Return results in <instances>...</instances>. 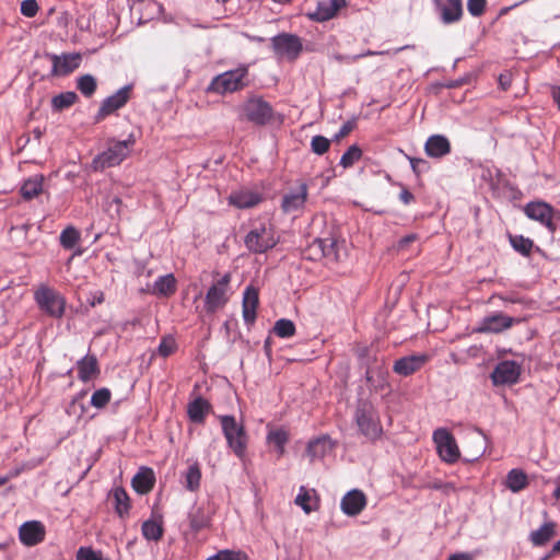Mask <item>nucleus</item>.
I'll use <instances>...</instances> for the list:
<instances>
[{"label": "nucleus", "mask_w": 560, "mask_h": 560, "mask_svg": "<svg viewBox=\"0 0 560 560\" xmlns=\"http://www.w3.org/2000/svg\"><path fill=\"white\" fill-rule=\"evenodd\" d=\"M248 65H240L235 69L215 75L207 89L208 92L224 95L244 89L248 84Z\"/></svg>", "instance_id": "1"}, {"label": "nucleus", "mask_w": 560, "mask_h": 560, "mask_svg": "<svg viewBox=\"0 0 560 560\" xmlns=\"http://www.w3.org/2000/svg\"><path fill=\"white\" fill-rule=\"evenodd\" d=\"M133 144L135 138L132 135H129L126 140L112 142L105 151L94 158L93 168L102 171L119 165L127 158Z\"/></svg>", "instance_id": "2"}, {"label": "nucleus", "mask_w": 560, "mask_h": 560, "mask_svg": "<svg viewBox=\"0 0 560 560\" xmlns=\"http://www.w3.org/2000/svg\"><path fill=\"white\" fill-rule=\"evenodd\" d=\"M34 300L39 310L52 318H60L65 314L66 299L55 289L40 285L34 292Z\"/></svg>", "instance_id": "3"}, {"label": "nucleus", "mask_w": 560, "mask_h": 560, "mask_svg": "<svg viewBox=\"0 0 560 560\" xmlns=\"http://www.w3.org/2000/svg\"><path fill=\"white\" fill-rule=\"evenodd\" d=\"M220 422L228 446L242 458L247 446V434L243 424L238 423L233 416H220Z\"/></svg>", "instance_id": "4"}, {"label": "nucleus", "mask_w": 560, "mask_h": 560, "mask_svg": "<svg viewBox=\"0 0 560 560\" xmlns=\"http://www.w3.org/2000/svg\"><path fill=\"white\" fill-rule=\"evenodd\" d=\"M355 422L362 435L375 441L382 435L383 429L378 416L369 402H361L355 410Z\"/></svg>", "instance_id": "5"}, {"label": "nucleus", "mask_w": 560, "mask_h": 560, "mask_svg": "<svg viewBox=\"0 0 560 560\" xmlns=\"http://www.w3.org/2000/svg\"><path fill=\"white\" fill-rule=\"evenodd\" d=\"M277 58L294 61L303 50V44L298 35L280 33L270 39Z\"/></svg>", "instance_id": "6"}, {"label": "nucleus", "mask_w": 560, "mask_h": 560, "mask_svg": "<svg viewBox=\"0 0 560 560\" xmlns=\"http://www.w3.org/2000/svg\"><path fill=\"white\" fill-rule=\"evenodd\" d=\"M242 115L250 122L264 126L267 125L273 115L271 105L262 97H249L241 107Z\"/></svg>", "instance_id": "7"}, {"label": "nucleus", "mask_w": 560, "mask_h": 560, "mask_svg": "<svg viewBox=\"0 0 560 560\" xmlns=\"http://www.w3.org/2000/svg\"><path fill=\"white\" fill-rule=\"evenodd\" d=\"M244 242L248 250L262 254L276 246L277 238L270 226L259 224L247 233Z\"/></svg>", "instance_id": "8"}, {"label": "nucleus", "mask_w": 560, "mask_h": 560, "mask_svg": "<svg viewBox=\"0 0 560 560\" xmlns=\"http://www.w3.org/2000/svg\"><path fill=\"white\" fill-rule=\"evenodd\" d=\"M131 91L132 84H126L119 90H117L114 94L103 100L98 108V112L95 116L96 121H101L105 117L122 108L130 100Z\"/></svg>", "instance_id": "9"}, {"label": "nucleus", "mask_w": 560, "mask_h": 560, "mask_svg": "<svg viewBox=\"0 0 560 560\" xmlns=\"http://www.w3.org/2000/svg\"><path fill=\"white\" fill-rule=\"evenodd\" d=\"M522 368L512 360H504L497 364L491 373L494 385H512L518 382Z\"/></svg>", "instance_id": "10"}, {"label": "nucleus", "mask_w": 560, "mask_h": 560, "mask_svg": "<svg viewBox=\"0 0 560 560\" xmlns=\"http://www.w3.org/2000/svg\"><path fill=\"white\" fill-rule=\"evenodd\" d=\"M230 276L224 275L217 283L210 287L206 294L205 307L208 313H214L228 302L226 288Z\"/></svg>", "instance_id": "11"}, {"label": "nucleus", "mask_w": 560, "mask_h": 560, "mask_svg": "<svg viewBox=\"0 0 560 560\" xmlns=\"http://www.w3.org/2000/svg\"><path fill=\"white\" fill-rule=\"evenodd\" d=\"M48 57L52 63L51 74L56 77H63L73 72L82 61V56L79 52L50 54Z\"/></svg>", "instance_id": "12"}, {"label": "nucleus", "mask_w": 560, "mask_h": 560, "mask_svg": "<svg viewBox=\"0 0 560 560\" xmlns=\"http://www.w3.org/2000/svg\"><path fill=\"white\" fill-rule=\"evenodd\" d=\"M308 197V188L305 183L285 192L281 200V209L284 213H295L304 209Z\"/></svg>", "instance_id": "13"}, {"label": "nucleus", "mask_w": 560, "mask_h": 560, "mask_svg": "<svg viewBox=\"0 0 560 560\" xmlns=\"http://www.w3.org/2000/svg\"><path fill=\"white\" fill-rule=\"evenodd\" d=\"M432 438L441 459L455 463V442L452 433L445 428H439L433 432Z\"/></svg>", "instance_id": "14"}, {"label": "nucleus", "mask_w": 560, "mask_h": 560, "mask_svg": "<svg viewBox=\"0 0 560 560\" xmlns=\"http://www.w3.org/2000/svg\"><path fill=\"white\" fill-rule=\"evenodd\" d=\"M542 516L545 522L537 528L529 533L528 541L533 547H545L548 545L558 534V524L553 521L548 520V512L544 511Z\"/></svg>", "instance_id": "15"}, {"label": "nucleus", "mask_w": 560, "mask_h": 560, "mask_svg": "<svg viewBox=\"0 0 560 560\" xmlns=\"http://www.w3.org/2000/svg\"><path fill=\"white\" fill-rule=\"evenodd\" d=\"M521 323L520 318L508 316L501 312L493 313L486 316L479 328L482 332L500 334L506 329H510L514 324Z\"/></svg>", "instance_id": "16"}, {"label": "nucleus", "mask_w": 560, "mask_h": 560, "mask_svg": "<svg viewBox=\"0 0 560 560\" xmlns=\"http://www.w3.org/2000/svg\"><path fill=\"white\" fill-rule=\"evenodd\" d=\"M463 447L466 452L464 459L472 462L478 459L486 450V439L480 431L466 432L463 438Z\"/></svg>", "instance_id": "17"}, {"label": "nucleus", "mask_w": 560, "mask_h": 560, "mask_svg": "<svg viewBox=\"0 0 560 560\" xmlns=\"http://www.w3.org/2000/svg\"><path fill=\"white\" fill-rule=\"evenodd\" d=\"M525 214L544 224L551 233L557 230L552 221V208L546 202H529L525 207Z\"/></svg>", "instance_id": "18"}, {"label": "nucleus", "mask_w": 560, "mask_h": 560, "mask_svg": "<svg viewBox=\"0 0 560 560\" xmlns=\"http://www.w3.org/2000/svg\"><path fill=\"white\" fill-rule=\"evenodd\" d=\"M366 497L359 489L348 491L340 501V509L347 516L359 515L366 506Z\"/></svg>", "instance_id": "19"}, {"label": "nucleus", "mask_w": 560, "mask_h": 560, "mask_svg": "<svg viewBox=\"0 0 560 560\" xmlns=\"http://www.w3.org/2000/svg\"><path fill=\"white\" fill-rule=\"evenodd\" d=\"M19 538L24 546H35L45 538V527L38 521H27L19 528Z\"/></svg>", "instance_id": "20"}, {"label": "nucleus", "mask_w": 560, "mask_h": 560, "mask_svg": "<svg viewBox=\"0 0 560 560\" xmlns=\"http://www.w3.org/2000/svg\"><path fill=\"white\" fill-rule=\"evenodd\" d=\"M345 4L346 0L318 1L316 8L313 11H308L306 15L310 20L325 22L332 19Z\"/></svg>", "instance_id": "21"}, {"label": "nucleus", "mask_w": 560, "mask_h": 560, "mask_svg": "<svg viewBox=\"0 0 560 560\" xmlns=\"http://www.w3.org/2000/svg\"><path fill=\"white\" fill-rule=\"evenodd\" d=\"M312 248L318 250L320 255L329 261H338L341 259L343 244H340L334 237L317 238L314 241Z\"/></svg>", "instance_id": "22"}, {"label": "nucleus", "mask_w": 560, "mask_h": 560, "mask_svg": "<svg viewBox=\"0 0 560 560\" xmlns=\"http://www.w3.org/2000/svg\"><path fill=\"white\" fill-rule=\"evenodd\" d=\"M427 360L428 355L422 353L402 357L395 361L393 370L399 375L408 376L421 369Z\"/></svg>", "instance_id": "23"}, {"label": "nucleus", "mask_w": 560, "mask_h": 560, "mask_svg": "<svg viewBox=\"0 0 560 560\" xmlns=\"http://www.w3.org/2000/svg\"><path fill=\"white\" fill-rule=\"evenodd\" d=\"M335 447V442L327 434H323L307 443L306 453L311 460L322 459Z\"/></svg>", "instance_id": "24"}, {"label": "nucleus", "mask_w": 560, "mask_h": 560, "mask_svg": "<svg viewBox=\"0 0 560 560\" xmlns=\"http://www.w3.org/2000/svg\"><path fill=\"white\" fill-rule=\"evenodd\" d=\"M424 151L428 156L440 159L451 152V142L442 135H432L424 143Z\"/></svg>", "instance_id": "25"}, {"label": "nucleus", "mask_w": 560, "mask_h": 560, "mask_svg": "<svg viewBox=\"0 0 560 560\" xmlns=\"http://www.w3.org/2000/svg\"><path fill=\"white\" fill-rule=\"evenodd\" d=\"M258 301L257 290L253 287H247L243 293V318L245 324H254Z\"/></svg>", "instance_id": "26"}, {"label": "nucleus", "mask_w": 560, "mask_h": 560, "mask_svg": "<svg viewBox=\"0 0 560 560\" xmlns=\"http://www.w3.org/2000/svg\"><path fill=\"white\" fill-rule=\"evenodd\" d=\"M231 205L240 209L252 208L261 201V196L252 190H237L230 195Z\"/></svg>", "instance_id": "27"}, {"label": "nucleus", "mask_w": 560, "mask_h": 560, "mask_svg": "<svg viewBox=\"0 0 560 560\" xmlns=\"http://www.w3.org/2000/svg\"><path fill=\"white\" fill-rule=\"evenodd\" d=\"M155 482L154 472L151 468L141 467L132 478V487L140 494L148 493L152 490Z\"/></svg>", "instance_id": "28"}, {"label": "nucleus", "mask_w": 560, "mask_h": 560, "mask_svg": "<svg viewBox=\"0 0 560 560\" xmlns=\"http://www.w3.org/2000/svg\"><path fill=\"white\" fill-rule=\"evenodd\" d=\"M77 368L78 377L82 382H88L100 373L97 359L95 355L86 354L78 361Z\"/></svg>", "instance_id": "29"}, {"label": "nucleus", "mask_w": 560, "mask_h": 560, "mask_svg": "<svg viewBox=\"0 0 560 560\" xmlns=\"http://www.w3.org/2000/svg\"><path fill=\"white\" fill-rule=\"evenodd\" d=\"M295 504L299 505L306 514L317 509V500L315 490L307 489L304 486L299 488V493L295 498Z\"/></svg>", "instance_id": "30"}, {"label": "nucleus", "mask_w": 560, "mask_h": 560, "mask_svg": "<svg viewBox=\"0 0 560 560\" xmlns=\"http://www.w3.org/2000/svg\"><path fill=\"white\" fill-rule=\"evenodd\" d=\"M176 290V279L172 273L160 276L153 283L152 293L168 296Z\"/></svg>", "instance_id": "31"}, {"label": "nucleus", "mask_w": 560, "mask_h": 560, "mask_svg": "<svg viewBox=\"0 0 560 560\" xmlns=\"http://www.w3.org/2000/svg\"><path fill=\"white\" fill-rule=\"evenodd\" d=\"M209 408L210 405L206 399L197 397L188 405V417L192 422L201 423L205 420V417L209 411Z\"/></svg>", "instance_id": "32"}, {"label": "nucleus", "mask_w": 560, "mask_h": 560, "mask_svg": "<svg viewBox=\"0 0 560 560\" xmlns=\"http://www.w3.org/2000/svg\"><path fill=\"white\" fill-rule=\"evenodd\" d=\"M528 486L526 474L522 469L514 468L506 476V487L513 492H520Z\"/></svg>", "instance_id": "33"}, {"label": "nucleus", "mask_w": 560, "mask_h": 560, "mask_svg": "<svg viewBox=\"0 0 560 560\" xmlns=\"http://www.w3.org/2000/svg\"><path fill=\"white\" fill-rule=\"evenodd\" d=\"M288 441L289 434L283 429L270 430L267 434V442L276 447L278 456L284 454V445Z\"/></svg>", "instance_id": "34"}, {"label": "nucleus", "mask_w": 560, "mask_h": 560, "mask_svg": "<svg viewBox=\"0 0 560 560\" xmlns=\"http://www.w3.org/2000/svg\"><path fill=\"white\" fill-rule=\"evenodd\" d=\"M436 10L445 24L455 21V0H433Z\"/></svg>", "instance_id": "35"}, {"label": "nucleus", "mask_w": 560, "mask_h": 560, "mask_svg": "<svg viewBox=\"0 0 560 560\" xmlns=\"http://www.w3.org/2000/svg\"><path fill=\"white\" fill-rule=\"evenodd\" d=\"M141 532L145 539L158 541L162 538L164 529L161 522L147 520L142 524Z\"/></svg>", "instance_id": "36"}, {"label": "nucleus", "mask_w": 560, "mask_h": 560, "mask_svg": "<svg viewBox=\"0 0 560 560\" xmlns=\"http://www.w3.org/2000/svg\"><path fill=\"white\" fill-rule=\"evenodd\" d=\"M43 189V177L35 176L24 182L21 192L25 199H32L39 195Z\"/></svg>", "instance_id": "37"}, {"label": "nucleus", "mask_w": 560, "mask_h": 560, "mask_svg": "<svg viewBox=\"0 0 560 560\" xmlns=\"http://www.w3.org/2000/svg\"><path fill=\"white\" fill-rule=\"evenodd\" d=\"M189 525L194 532H198L209 524V517L201 508L194 509L188 514Z\"/></svg>", "instance_id": "38"}, {"label": "nucleus", "mask_w": 560, "mask_h": 560, "mask_svg": "<svg viewBox=\"0 0 560 560\" xmlns=\"http://www.w3.org/2000/svg\"><path fill=\"white\" fill-rule=\"evenodd\" d=\"M77 88L85 97H91L97 88L96 79L92 74H83L78 78Z\"/></svg>", "instance_id": "39"}, {"label": "nucleus", "mask_w": 560, "mask_h": 560, "mask_svg": "<svg viewBox=\"0 0 560 560\" xmlns=\"http://www.w3.org/2000/svg\"><path fill=\"white\" fill-rule=\"evenodd\" d=\"M201 471L198 464L188 467L185 474V487L189 491H196L200 486Z\"/></svg>", "instance_id": "40"}, {"label": "nucleus", "mask_w": 560, "mask_h": 560, "mask_svg": "<svg viewBox=\"0 0 560 560\" xmlns=\"http://www.w3.org/2000/svg\"><path fill=\"white\" fill-rule=\"evenodd\" d=\"M510 243L516 252L524 256H529L534 246L533 241L523 235H510Z\"/></svg>", "instance_id": "41"}, {"label": "nucleus", "mask_w": 560, "mask_h": 560, "mask_svg": "<svg viewBox=\"0 0 560 560\" xmlns=\"http://www.w3.org/2000/svg\"><path fill=\"white\" fill-rule=\"evenodd\" d=\"M78 96L74 92H63L52 97L51 105L56 110H62L74 104Z\"/></svg>", "instance_id": "42"}, {"label": "nucleus", "mask_w": 560, "mask_h": 560, "mask_svg": "<svg viewBox=\"0 0 560 560\" xmlns=\"http://www.w3.org/2000/svg\"><path fill=\"white\" fill-rule=\"evenodd\" d=\"M59 240L63 248L72 249L80 240V233L73 226H68L60 233Z\"/></svg>", "instance_id": "43"}, {"label": "nucleus", "mask_w": 560, "mask_h": 560, "mask_svg": "<svg viewBox=\"0 0 560 560\" xmlns=\"http://www.w3.org/2000/svg\"><path fill=\"white\" fill-rule=\"evenodd\" d=\"M273 331L280 338H289L295 334V325L290 319L281 318L276 322Z\"/></svg>", "instance_id": "44"}, {"label": "nucleus", "mask_w": 560, "mask_h": 560, "mask_svg": "<svg viewBox=\"0 0 560 560\" xmlns=\"http://www.w3.org/2000/svg\"><path fill=\"white\" fill-rule=\"evenodd\" d=\"M114 500L116 512L122 516L129 510V498L122 488H116L114 490Z\"/></svg>", "instance_id": "45"}, {"label": "nucleus", "mask_w": 560, "mask_h": 560, "mask_svg": "<svg viewBox=\"0 0 560 560\" xmlns=\"http://www.w3.org/2000/svg\"><path fill=\"white\" fill-rule=\"evenodd\" d=\"M362 156V150L353 144L342 154L340 159V165L345 168L352 166Z\"/></svg>", "instance_id": "46"}, {"label": "nucleus", "mask_w": 560, "mask_h": 560, "mask_svg": "<svg viewBox=\"0 0 560 560\" xmlns=\"http://www.w3.org/2000/svg\"><path fill=\"white\" fill-rule=\"evenodd\" d=\"M112 393L108 388L96 389L91 396V405L97 409L104 408L110 400Z\"/></svg>", "instance_id": "47"}, {"label": "nucleus", "mask_w": 560, "mask_h": 560, "mask_svg": "<svg viewBox=\"0 0 560 560\" xmlns=\"http://www.w3.org/2000/svg\"><path fill=\"white\" fill-rule=\"evenodd\" d=\"M330 140L324 136H314L311 141V149L317 155H323L328 151Z\"/></svg>", "instance_id": "48"}, {"label": "nucleus", "mask_w": 560, "mask_h": 560, "mask_svg": "<svg viewBox=\"0 0 560 560\" xmlns=\"http://www.w3.org/2000/svg\"><path fill=\"white\" fill-rule=\"evenodd\" d=\"M77 560H107L101 551L93 550L89 547H80L77 551Z\"/></svg>", "instance_id": "49"}, {"label": "nucleus", "mask_w": 560, "mask_h": 560, "mask_svg": "<svg viewBox=\"0 0 560 560\" xmlns=\"http://www.w3.org/2000/svg\"><path fill=\"white\" fill-rule=\"evenodd\" d=\"M176 348V341L173 337H164L158 348L159 354L162 357H168L174 352Z\"/></svg>", "instance_id": "50"}, {"label": "nucleus", "mask_w": 560, "mask_h": 560, "mask_svg": "<svg viewBox=\"0 0 560 560\" xmlns=\"http://www.w3.org/2000/svg\"><path fill=\"white\" fill-rule=\"evenodd\" d=\"M215 555L219 560H247L246 553L240 550L224 549Z\"/></svg>", "instance_id": "51"}, {"label": "nucleus", "mask_w": 560, "mask_h": 560, "mask_svg": "<svg viewBox=\"0 0 560 560\" xmlns=\"http://www.w3.org/2000/svg\"><path fill=\"white\" fill-rule=\"evenodd\" d=\"M487 0H468L467 9L472 16H481L485 13Z\"/></svg>", "instance_id": "52"}, {"label": "nucleus", "mask_w": 560, "mask_h": 560, "mask_svg": "<svg viewBox=\"0 0 560 560\" xmlns=\"http://www.w3.org/2000/svg\"><path fill=\"white\" fill-rule=\"evenodd\" d=\"M38 11V4L35 0H24L21 3V13L26 18H33Z\"/></svg>", "instance_id": "53"}, {"label": "nucleus", "mask_w": 560, "mask_h": 560, "mask_svg": "<svg viewBox=\"0 0 560 560\" xmlns=\"http://www.w3.org/2000/svg\"><path fill=\"white\" fill-rule=\"evenodd\" d=\"M410 166L415 174L420 175L429 168L428 162L423 159L408 156Z\"/></svg>", "instance_id": "54"}, {"label": "nucleus", "mask_w": 560, "mask_h": 560, "mask_svg": "<svg viewBox=\"0 0 560 560\" xmlns=\"http://www.w3.org/2000/svg\"><path fill=\"white\" fill-rule=\"evenodd\" d=\"M499 85L503 91H506L510 89L512 83V74L510 72H504L499 75Z\"/></svg>", "instance_id": "55"}, {"label": "nucleus", "mask_w": 560, "mask_h": 560, "mask_svg": "<svg viewBox=\"0 0 560 560\" xmlns=\"http://www.w3.org/2000/svg\"><path fill=\"white\" fill-rule=\"evenodd\" d=\"M354 124L352 121L345 122L336 135V139L346 137L352 129Z\"/></svg>", "instance_id": "56"}, {"label": "nucleus", "mask_w": 560, "mask_h": 560, "mask_svg": "<svg viewBox=\"0 0 560 560\" xmlns=\"http://www.w3.org/2000/svg\"><path fill=\"white\" fill-rule=\"evenodd\" d=\"M417 240L416 234H408L404 237H401L398 242V249L406 248L410 243L415 242Z\"/></svg>", "instance_id": "57"}, {"label": "nucleus", "mask_w": 560, "mask_h": 560, "mask_svg": "<svg viewBox=\"0 0 560 560\" xmlns=\"http://www.w3.org/2000/svg\"><path fill=\"white\" fill-rule=\"evenodd\" d=\"M399 200L404 205H409L413 200V195L407 188H402L399 192Z\"/></svg>", "instance_id": "58"}, {"label": "nucleus", "mask_w": 560, "mask_h": 560, "mask_svg": "<svg viewBox=\"0 0 560 560\" xmlns=\"http://www.w3.org/2000/svg\"><path fill=\"white\" fill-rule=\"evenodd\" d=\"M387 54H389V51L366 50V51H364V52H362V54L353 55V56L351 57V60H352V61H355V60H358V59H360V58H363V57H366V56L387 55Z\"/></svg>", "instance_id": "59"}, {"label": "nucleus", "mask_w": 560, "mask_h": 560, "mask_svg": "<svg viewBox=\"0 0 560 560\" xmlns=\"http://www.w3.org/2000/svg\"><path fill=\"white\" fill-rule=\"evenodd\" d=\"M559 553H560V539L553 544L551 550L540 560H549Z\"/></svg>", "instance_id": "60"}, {"label": "nucleus", "mask_w": 560, "mask_h": 560, "mask_svg": "<svg viewBox=\"0 0 560 560\" xmlns=\"http://www.w3.org/2000/svg\"><path fill=\"white\" fill-rule=\"evenodd\" d=\"M121 199L118 198V197H114L109 203V209L112 210L113 208H115V212L117 214H119L120 212V207H121Z\"/></svg>", "instance_id": "61"}, {"label": "nucleus", "mask_w": 560, "mask_h": 560, "mask_svg": "<svg viewBox=\"0 0 560 560\" xmlns=\"http://www.w3.org/2000/svg\"><path fill=\"white\" fill-rule=\"evenodd\" d=\"M552 97H553V101L556 102V104L558 105V107L560 109V88H557V89L553 90Z\"/></svg>", "instance_id": "62"}, {"label": "nucleus", "mask_w": 560, "mask_h": 560, "mask_svg": "<svg viewBox=\"0 0 560 560\" xmlns=\"http://www.w3.org/2000/svg\"><path fill=\"white\" fill-rule=\"evenodd\" d=\"M351 57H352V56L336 55V56H335V59H336V60H338V61H345V62L350 63V62H353V61L351 60Z\"/></svg>", "instance_id": "63"}, {"label": "nucleus", "mask_w": 560, "mask_h": 560, "mask_svg": "<svg viewBox=\"0 0 560 560\" xmlns=\"http://www.w3.org/2000/svg\"><path fill=\"white\" fill-rule=\"evenodd\" d=\"M457 560H472V557L469 553H457Z\"/></svg>", "instance_id": "64"}]
</instances>
